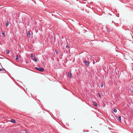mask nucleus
Instances as JSON below:
<instances>
[{
  "label": "nucleus",
  "instance_id": "1",
  "mask_svg": "<svg viewBox=\"0 0 133 133\" xmlns=\"http://www.w3.org/2000/svg\"><path fill=\"white\" fill-rule=\"evenodd\" d=\"M35 68L38 70L39 71H44V69L42 68V67H35Z\"/></svg>",
  "mask_w": 133,
  "mask_h": 133
},
{
  "label": "nucleus",
  "instance_id": "2",
  "mask_svg": "<svg viewBox=\"0 0 133 133\" xmlns=\"http://www.w3.org/2000/svg\"><path fill=\"white\" fill-rule=\"evenodd\" d=\"M68 77L70 78H71L72 77V74L71 73H70L69 72H68Z\"/></svg>",
  "mask_w": 133,
  "mask_h": 133
},
{
  "label": "nucleus",
  "instance_id": "3",
  "mask_svg": "<svg viewBox=\"0 0 133 133\" xmlns=\"http://www.w3.org/2000/svg\"><path fill=\"white\" fill-rule=\"evenodd\" d=\"M85 63L87 66H89V64L87 61H85Z\"/></svg>",
  "mask_w": 133,
  "mask_h": 133
},
{
  "label": "nucleus",
  "instance_id": "4",
  "mask_svg": "<svg viewBox=\"0 0 133 133\" xmlns=\"http://www.w3.org/2000/svg\"><path fill=\"white\" fill-rule=\"evenodd\" d=\"M93 104L96 107H98V105L97 103L95 102H93Z\"/></svg>",
  "mask_w": 133,
  "mask_h": 133
},
{
  "label": "nucleus",
  "instance_id": "5",
  "mask_svg": "<svg viewBox=\"0 0 133 133\" xmlns=\"http://www.w3.org/2000/svg\"><path fill=\"white\" fill-rule=\"evenodd\" d=\"M27 35L28 37H30L31 36V34L29 32H28L27 33Z\"/></svg>",
  "mask_w": 133,
  "mask_h": 133
},
{
  "label": "nucleus",
  "instance_id": "6",
  "mask_svg": "<svg viewBox=\"0 0 133 133\" xmlns=\"http://www.w3.org/2000/svg\"><path fill=\"white\" fill-rule=\"evenodd\" d=\"M118 120L120 122L121 121V116H119L118 117Z\"/></svg>",
  "mask_w": 133,
  "mask_h": 133
},
{
  "label": "nucleus",
  "instance_id": "7",
  "mask_svg": "<svg viewBox=\"0 0 133 133\" xmlns=\"http://www.w3.org/2000/svg\"><path fill=\"white\" fill-rule=\"evenodd\" d=\"M31 58L32 59H34V58L35 57V56L33 55V54H31Z\"/></svg>",
  "mask_w": 133,
  "mask_h": 133
},
{
  "label": "nucleus",
  "instance_id": "8",
  "mask_svg": "<svg viewBox=\"0 0 133 133\" xmlns=\"http://www.w3.org/2000/svg\"><path fill=\"white\" fill-rule=\"evenodd\" d=\"M11 122H12L13 123H15V121L13 119H11Z\"/></svg>",
  "mask_w": 133,
  "mask_h": 133
},
{
  "label": "nucleus",
  "instance_id": "9",
  "mask_svg": "<svg viewBox=\"0 0 133 133\" xmlns=\"http://www.w3.org/2000/svg\"><path fill=\"white\" fill-rule=\"evenodd\" d=\"M15 58H16V59L17 61L18 60V61L19 60V59L18 58V56H16Z\"/></svg>",
  "mask_w": 133,
  "mask_h": 133
},
{
  "label": "nucleus",
  "instance_id": "10",
  "mask_svg": "<svg viewBox=\"0 0 133 133\" xmlns=\"http://www.w3.org/2000/svg\"><path fill=\"white\" fill-rule=\"evenodd\" d=\"M34 61H36V62H37V58H36V57H35L34 59Z\"/></svg>",
  "mask_w": 133,
  "mask_h": 133
},
{
  "label": "nucleus",
  "instance_id": "11",
  "mask_svg": "<svg viewBox=\"0 0 133 133\" xmlns=\"http://www.w3.org/2000/svg\"><path fill=\"white\" fill-rule=\"evenodd\" d=\"M114 111L115 112H116L117 111V110L116 109H114Z\"/></svg>",
  "mask_w": 133,
  "mask_h": 133
},
{
  "label": "nucleus",
  "instance_id": "12",
  "mask_svg": "<svg viewBox=\"0 0 133 133\" xmlns=\"http://www.w3.org/2000/svg\"><path fill=\"white\" fill-rule=\"evenodd\" d=\"M8 25H9V23H8H8H6L5 25H6V26H8Z\"/></svg>",
  "mask_w": 133,
  "mask_h": 133
},
{
  "label": "nucleus",
  "instance_id": "13",
  "mask_svg": "<svg viewBox=\"0 0 133 133\" xmlns=\"http://www.w3.org/2000/svg\"><path fill=\"white\" fill-rule=\"evenodd\" d=\"M100 85L101 87H102L103 86V84L102 83H101Z\"/></svg>",
  "mask_w": 133,
  "mask_h": 133
},
{
  "label": "nucleus",
  "instance_id": "14",
  "mask_svg": "<svg viewBox=\"0 0 133 133\" xmlns=\"http://www.w3.org/2000/svg\"><path fill=\"white\" fill-rule=\"evenodd\" d=\"M5 70L4 69H0V71H2Z\"/></svg>",
  "mask_w": 133,
  "mask_h": 133
},
{
  "label": "nucleus",
  "instance_id": "15",
  "mask_svg": "<svg viewBox=\"0 0 133 133\" xmlns=\"http://www.w3.org/2000/svg\"><path fill=\"white\" fill-rule=\"evenodd\" d=\"M3 36L4 37H5V34L4 33H2Z\"/></svg>",
  "mask_w": 133,
  "mask_h": 133
},
{
  "label": "nucleus",
  "instance_id": "16",
  "mask_svg": "<svg viewBox=\"0 0 133 133\" xmlns=\"http://www.w3.org/2000/svg\"><path fill=\"white\" fill-rule=\"evenodd\" d=\"M98 95H99V97L100 98H101V96L100 95V94H99V93H98Z\"/></svg>",
  "mask_w": 133,
  "mask_h": 133
},
{
  "label": "nucleus",
  "instance_id": "17",
  "mask_svg": "<svg viewBox=\"0 0 133 133\" xmlns=\"http://www.w3.org/2000/svg\"><path fill=\"white\" fill-rule=\"evenodd\" d=\"M6 52L7 54H9V51L8 50L6 51Z\"/></svg>",
  "mask_w": 133,
  "mask_h": 133
},
{
  "label": "nucleus",
  "instance_id": "18",
  "mask_svg": "<svg viewBox=\"0 0 133 133\" xmlns=\"http://www.w3.org/2000/svg\"><path fill=\"white\" fill-rule=\"evenodd\" d=\"M66 47L67 48H69V46L67 45L66 46Z\"/></svg>",
  "mask_w": 133,
  "mask_h": 133
},
{
  "label": "nucleus",
  "instance_id": "19",
  "mask_svg": "<svg viewBox=\"0 0 133 133\" xmlns=\"http://www.w3.org/2000/svg\"><path fill=\"white\" fill-rule=\"evenodd\" d=\"M55 51L57 53V54L58 53V52H57V51L56 50V51Z\"/></svg>",
  "mask_w": 133,
  "mask_h": 133
},
{
  "label": "nucleus",
  "instance_id": "20",
  "mask_svg": "<svg viewBox=\"0 0 133 133\" xmlns=\"http://www.w3.org/2000/svg\"><path fill=\"white\" fill-rule=\"evenodd\" d=\"M132 93L133 94V90H132Z\"/></svg>",
  "mask_w": 133,
  "mask_h": 133
}]
</instances>
